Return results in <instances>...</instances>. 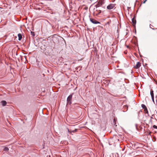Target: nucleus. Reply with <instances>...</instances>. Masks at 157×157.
I'll return each instance as SVG.
<instances>
[{
	"instance_id": "1",
	"label": "nucleus",
	"mask_w": 157,
	"mask_h": 157,
	"mask_svg": "<svg viewBox=\"0 0 157 157\" xmlns=\"http://www.w3.org/2000/svg\"><path fill=\"white\" fill-rule=\"evenodd\" d=\"M74 93H72L71 94H70L67 98V104L70 105L71 104V100L72 98V97Z\"/></svg>"
},
{
	"instance_id": "2",
	"label": "nucleus",
	"mask_w": 157,
	"mask_h": 157,
	"mask_svg": "<svg viewBox=\"0 0 157 157\" xmlns=\"http://www.w3.org/2000/svg\"><path fill=\"white\" fill-rule=\"evenodd\" d=\"M101 10L96 8V10L94 11L93 15L94 16H98V15L101 13Z\"/></svg>"
},
{
	"instance_id": "3",
	"label": "nucleus",
	"mask_w": 157,
	"mask_h": 157,
	"mask_svg": "<svg viewBox=\"0 0 157 157\" xmlns=\"http://www.w3.org/2000/svg\"><path fill=\"white\" fill-rule=\"evenodd\" d=\"M115 4L110 3L107 6V8L108 10H111L113 9L115 7Z\"/></svg>"
},
{
	"instance_id": "4",
	"label": "nucleus",
	"mask_w": 157,
	"mask_h": 157,
	"mask_svg": "<svg viewBox=\"0 0 157 157\" xmlns=\"http://www.w3.org/2000/svg\"><path fill=\"white\" fill-rule=\"evenodd\" d=\"M90 21L92 23L94 24H99L100 23L99 22L92 18H90Z\"/></svg>"
},
{
	"instance_id": "5",
	"label": "nucleus",
	"mask_w": 157,
	"mask_h": 157,
	"mask_svg": "<svg viewBox=\"0 0 157 157\" xmlns=\"http://www.w3.org/2000/svg\"><path fill=\"white\" fill-rule=\"evenodd\" d=\"M141 65V63L140 62H137L136 65L134 66L135 68L138 69L139 68Z\"/></svg>"
},
{
	"instance_id": "6",
	"label": "nucleus",
	"mask_w": 157,
	"mask_h": 157,
	"mask_svg": "<svg viewBox=\"0 0 157 157\" xmlns=\"http://www.w3.org/2000/svg\"><path fill=\"white\" fill-rule=\"evenodd\" d=\"M1 103L2 104V105L4 106H6L7 104L6 101L4 100L2 101H1Z\"/></svg>"
},
{
	"instance_id": "7",
	"label": "nucleus",
	"mask_w": 157,
	"mask_h": 157,
	"mask_svg": "<svg viewBox=\"0 0 157 157\" xmlns=\"http://www.w3.org/2000/svg\"><path fill=\"white\" fill-rule=\"evenodd\" d=\"M18 40H20L22 38V36L21 33H18Z\"/></svg>"
},
{
	"instance_id": "8",
	"label": "nucleus",
	"mask_w": 157,
	"mask_h": 157,
	"mask_svg": "<svg viewBox=\"0 0 157 157\" xmlns=\"http://www.w3.org/2000/svg\"><path fill=\"white\" fill-rule=\"evenodd\" d=\"M102 5L100 3L98 2L95 5V6L96 7V8H97L98 7L101 6Z\"/></svg>"
},
{
	"instance_id": "9",
	"label": "nucleus",
	"mask_w": 157,
	"mask_h": 157,
	"mask_svg": "<svg viewBox=\"0 0 157 157\" xmlns=\"http://www.w3.org/2000/svg\"><path fill=\"white\" fill-rule=\"evenodd\" d=\"M132 21L133 25H136V21L134 17L132 18Z\"/></svg>"
},
{
	"instance_id": "10",
	"label": "nucleus",
	"mask_w": 157,
	"mask_h": 157,
	"mask_svg": "<svg viewBox=\"0 0 157 157\" xmlns=\"http://www.w3.org/2000/svg\"><path fill=\"white\" fill-rule=\"evenodd\" d=\"M150 94L151 98L154 97L153 91L152 90H151L150 91Z\"/></svg>"
},
{
	"instance_id": "11",
	"label": "nucleus",
	"mask_w": 157,
	"mask_h": 157,
	"mask_svg": "<svg viewBox=\"0 0 157 157\" xmlns=\"http://www.w3.org/2000/svg\"><path fill=\"white\" fill-rule=\"evenodd\" d=\"M99 2L102 5L103 4H104L105 2L104 0H99Z\"/></svg>"
},
{
	"instance_id": "12",
	"label": "nucleus",
	"mask_w": 157,
	"mask_h": 157,
	"mask_svg": "<svg viewBox=\"0 0 157 157\" xmlns=\"http://www.w3.org/2000/svg\"><path fill=\"white\" fill-rule=\"evenodd\" d=\"M9 149L7 147H5L4 149V151H9Z\"/></svg>"
},
{
	"instance_id": "13",
	"label": "nucleus",
	"mask_w": 157,
	"mask_h": 157,
	"mask_svg": "<svg viewBox=\"0 0 157 157\" xmlns=\"http://www.w3.org/2000/svg\"><path fill=\"white\" fill-rule=\"evenodd\" d=\"M141 107H142L144 109H146V108H147L146 107V106L145 105H144V104H142L141 105Z\"/></svg>"
},
{
	"instance_id": "14",
	"label": "nucleus",
	"mask_w": 157,
	"mask_h": 157,
	"mask_svg": "<svg viewBox=\"0 0 157 157\" xmlns=\"http://www.w3.org/2000/svg\"><path fill=\"white\" fill-rule=\"evenodd\" d=\"M144 110L145 111V113H147V114H148V112L147 108L144 109Z\"/></svg>"
},
{
	"instance_id": "15",
	"label": "nucleus",
	"mask_w": 157,
	"mask_h": 157,
	"mask_svg": "<svg viewBox=\"0 0 157 157\" xmlns=\"http://www.w3.org/2000/svg\"><path fill=\"white\" fill-rule=\"evenodd\" d=\"M31 34L33 36H34L35 35V33L34 32L31 31Z\"/></svg>"
},
{
	"instance_id": "16",
	"label": "nucleus",
	"mask_w": 157,
	"mask_h": 157,
	"mask_svg": "<svg viewBox=\"0 0 157 157\" xmlns=\"http://www.w3.org/2000/svg\"><path fill=\"white\" fill-rule=\"evenodd\" d=\"M63 59L62 57H61L59 58V60L60 61V62L62 61H63Z\"/></svg>"
},
{
	"instance_id": "17",
	"label": "nucleus",
	"mask_w": 157,
	"mask_h": 157,
	"mask_svg": "<svg viewBox=\"0 0 157 157\" xmlns=\"http://www.w3.org/2000/svg\"><path fill=\"white\" fill-rule=\"evenodd\" d=\"M153 127L154 128L157 129V126H156V125H153Z\"/></svg>"
},
{
	"instance_id": "18",
	"label": "nucleus",
	"mask_w": 157,
	"mask_h": 157,
	"mask_svg": "<svg viewBox=\"0 0 157 157\" xmlns=\"http://www.w3.org/2000/svg\"><path fill=\"white\" fill-rule=\"evenodd\" d=\"M77 131V129H75V130H72V131H71V132H75Z\"/></svg>"
},
{
	"instance_id": "19",
	"label": "nucleus",
	"mask_w": 157,
	"mask_h": 157,
	"mask_svg": "<svg viewBox=\"0 0 157 157\" xmlns=\"http://www.w3.org/2000/svg\"><path fill=\"white\" fill-rule=\"evenodd\" d=\"M151 98L153 101V102L154 103V97L153 98L152 97Z\"/></svg>"
},
{
	"instance_id": "20",
	"label": "nucleus",
	"mask_w": 157,
	"mask_h": 157,
	"mask_svg": "<svg viewBox=\"0 0 157 157\" xmlns=\"http://www.w3.org/2000/svg\"><path fill=\"white\" fill-rule=\"evenodd\" d=\"M68 130V132L71 133V130H70L68 128H67Z\"/></svg>"
},
{
	"instance_id": "21",
	"label": "nucleus",
	"mask_w": 157,
	"mask_h": 157,
	"mask_svg": "<svg viewBox=\"0 0 157 157\" xmlns=\"http://www.w3.org/2000/svg\"><path fill=\"white\" fill-rule=\"evenodd\" d=\"M135 125H136V128L137 129V124H136Z\"/></svg>"
},
{
	"instance_id": "22",
	"label": "nucleus",
	"mask_w": 157,
	"mask_h": 157,
	"mask_svg": "<svg viewBox=\"0 0 157 157\" xmlns=\"http://www.w3.org/2000/svg\"><path fill=\"white\" fill-rule=\"evenodd\" d=\"M147 1V0H145L143 2V3H145L146 2V1Z\"/></svg>"
},
{
	"instance_id": "23",
	"label": "nucleus",
	"mask_w": 157,
	"mask_h": 157,
	"mask_svg": "<svg viewBox=\"0 0 157 157\" xmlns=\"http://www.w3.org/2000/svg\"><path fill=\"white\" fill-rule=\"evenodd\" d=\"M151 118H152V117H151Z\"/></svg>"
}]
</instances>
